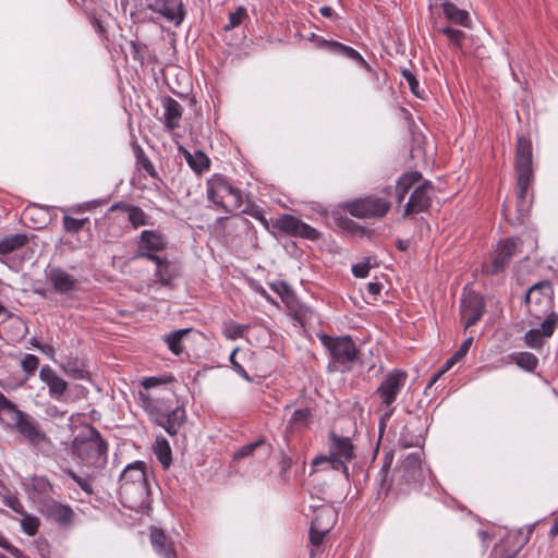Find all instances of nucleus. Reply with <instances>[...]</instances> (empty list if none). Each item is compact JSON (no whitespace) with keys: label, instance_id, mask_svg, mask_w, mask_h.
<instances>
[{"label":"nucleus","instance_id":"1","mask_svg":"<svg viewBox=\"0 0 558 558\" xmlns=\"http://www.w3.org/2000/svg\"><path fill=\"white\" fill-rule=\"evenodd\" d=\"M119 496L123 506L135 511L149 505L150 488L147 465L143 461L128 464L119 477Z\"/></svg>","mask_w":558,"mask_h":558},{"label":"nucleus","instance_id":"2","mask_svg":"<svg viewBox=\"0 0 558 558\" xmlns=\"http://www.w3.org/2000/svg\"><path fill=\"white\" fill-rule=\"evenodd\" d=\"M71 453L85 466L102 469L108 461V442L90 424L81 428L71 442Z\"/></svg>","mask_w":558,"mask_h":558},{"label":"nucleus","instance_id":"3","mask_svg":"<svg viewBox=\"0 0 558 558\" xmlns=\"http://www.w3.org/2000/svg\"><path fill=\"white\" fill-rule=\"evenodd\" d=\"M175 381V377L172 374H165L162 376H150L144 377L141 380L143 390L137 393V404L148 415L149 420L155 423L160 416L163 415L165 411L171 407L170 400L165 396H158L151 392V389L158 388L159 386H166ZM163 393H172V390L168 388L162 389Z\"/></svg>","mask_w":558,"mask_h":558},{"label":"nucleus","instance_id":"4","mask_svg":"<svg viewBox=\"0 0 558 558\" xmlns=\"http://www.w3.org/2000/svg\"><path fill=\"white\" fill-rule=\"evenodd\" d=\"M323 347L326 349L331 372H349L357 362L360 349L350 336L331 337L326 333L319 336Z\"/></svg>","mask_w":558,"mask_h":558},{"label":"nucleus","instance_id":"5","mask_svg":"<svg viewBox=\"0 0 558 558\" xmlns=\"http://www.w3.org/2000/svg\"><path fill=\"white\" fill-rule=\"evenodd\" d=\"M206 194L208 201L227 214L238 215V211L244 206L242 191L233 186L230 180L220 173H215L207 180Z\"/></svg>","mask_w":558,"mask_h":558},{"label":"nucleus","instance_id":"6","mask_svg":"<svg viewBox=\"0 0 558 558\" xmlns=\"http://www.w3.org/2000/svg\"><path fill=\"white\" fill-rule=\"evenodd\" d=\"M407 372L403 369L395 368L384 376L383 380L377 387L375 395L378 396L380 403L385 409V412L380 417V426H384L386 422L393 415L396 410L393 403L407 385Z\"/></svg>","mask_w":558,"mask_h":558},{"label":"nucleus","instance_id":"7","mask_svg":"<svg viewBox=\"0 0 558 558\" xmlns=\"http://www.w3.org/2000/svg\"><path fill=\"white\" fill-rule=\"evenodd\" d=\"M529 315L536 320L549 317L554 312L553 287L549 281L533 284L525 293Z\"/></svg>","mask_w":558,"mask_h":558},{"label":"nucleus","instance_id":"8","mask_svg":"<svg viewBox=\"0 0 558 558\" xmlns=\"http://www.w3.org/2000/svg\"><path fill=\"white\" fill-rule=\"evenodd\" d=\"M337 513L329 507L316 511L310 527V558H317L324 551V541L336 522Z\"/></svg>","mask_w":558,"mask_h":558},{"label":"nucleus","instance_id":"9","mask_svg":"<svg viewBox=\"0 0 558 558\" xmlns=\"http://www.w3.org/2000/svg\"><path fill=\"white\" fill-rule=\"evenodd\" d=\"M536 523L525 526V535L523 536V529L513 531H506L500 541L494 546L495 558H515L517 555L529 543Z\"/></svg>","mask_w":558,"mask_h":558},{"label":"nucleus","instance_id":"10","mask_svg":"<svg viewBox=\"0 0 558 558\" xmlns=\"http://www.w3.org/2000/svg\"><path fill=\"white\" fill-rule=\"evenodd\" d=\"M390 207L391 203L388 199L377 196L355 199L347 205L350 215L360 219L383 218Z\"/></svg>","mask_w":558,"mask_h":558},{"label":"nucleus","instance_id":"11","mask_svg":"<svg viewBox=\"0 0 558 558\" xmlns=\"http://www.w3.org/2000/svg\"><path fill=\"white\" fill-rule=\"evenodd\" d=\"M167 236L159 230H143L137 240L136 258L158 260V253L167 248Z\"/></svg>","mask_w":558,"mask_h":558},{"label":"nucleus","instance_id":"12","mask_svg":"<svg viewBox=\"0 0 558 558\" xmlns=\"http://www.w3.org/2000/svg\"><path fill=\"white\" fill-rule=\"evenodd\" d=\"M534 174L531 173H518L515 183V210L517 219L520 223H523L527 218L533 201Z\"/></svg>","mask_w":558,"mask_h":558},{"label":"nucleus","instance_id":"13","mask_svg":"<svg viewBox=\"0 0 558 558\" xmlns=\"http://www.w3.org/2000/svg\"><path fill=\"white\" fill-rule=\"evenodd\" d=\"M272 226L280 232L291 236L302 238L311 241H316L320 236V232L317 229L307 225L300 218L289 214H284L277 218Z\"/></svg>","mask_w":558,"mask_h":558},{"label":"nucleus","instance_id":"14","mask_svg":"<svg viewBox=\"0 0 558 558\" xmlns=\"http://www.w3.org/2000/svg\"><path fill=\"white\" fill-rule=\"evenodd\" d=\"M484 311V298L473 290L464 288L460 304V315L464 323V328L468 329L475 325L483 316Z\"/></svg>","mask_w":558,"mask_h":558},{"label":"nucleus","instance_id":"15","mask_svg":"<svg viewBox=\"0 0 558 558\" xmlns=\"http://www.w3.org/2000/svg\"><path fill=\"white\" fill-rule=\"evenodd\" d=\"M13 414L16 430L32 446H39L49 441L48 436L41 430L38 422L33 416L20 409H16Z\"/></svg>","mask_w":558,"mask_h":558},{"label":"nucleus","instance_id":"16","mask_svg":"<svg viewBox=\"0 0 558 558\" xmlns=\"http://www.w3.org/2000/svg\"><path fill=\"white\" fill-rule=\"evenodd\" d=\"M146 9L175 26L182 24L185 11L182 0H145Z\"/></svg>","mask_w":558,"mask_h":558},{"label":"nucleus","instance_id":"17","mask_svg":"<svg viewBox=\"0 0 558 558\" xmlns=\"http://www.w3.org/2000/svg\"><path fill=\"white\" fill-rule=\"evenodd\" d=\"M24 489L39 507L46 504L47 500L53 499L56 494L53 484L44 475H34L27 478L24 483Z\"/></svg>","mask_w":558,"mask_h":558},{"label":"nucleus","instance_id":"18","mask_svg":"<svg viewBox=\"0 0 558 558\" xmlns=\"http://www.w3.org/2000/svg\"><path fill=\"white\" fill-rule=\"evenodd\" d=\"M541 328H533L525 332L524 343L532 349H541L545 339L550 338L558 326V314L542 318Z\"/></svg>","mask_w":558,"mask_h":558},{"label":"nucleus","instance_id":"19","mask_svg":"<svg viewBox=\"0 0 558 558\" xmlns=\"http://www.w3.org/2000/svg\"><path fill=\"white\" fill-rule=\"evenodd\" d=\"M41 513L49 520L58 523L62 527H69L73 524L75 513L71 506L61 504L54 498L47 500L40 507Z\"/></svg>","mask_w":558,"mask_h":558},{"label":"nucleus","instance_id":"20","mask_svg":"<svg viewBox=\"0 0 558 558\" xmlns=\"http://www.w3.org/2000/svg\"><path fill=\"white\" fill-rule=\"evenodd\" d=\"M432 191L433 184L429 181H424L415 187L405 205L404 215L412 216L426 211L430 207Z\"/></svg>","mask_w":558,"mask_h":558},{"label":"nucleus","instance_id":"21","mask_svg":"<svg viewBox=\"0 0 558 558\" xmlns=\"http://www.w3.org/2000/svg\"><path fill=\"white\" fill-rule=\"evenodd\" d=\"M317 47L320 49H325L330 53L345 57L354 62H356L361 68L372 71L368 62L363 58V56L355 50L354 48L347 46L342 43L336 40H328L325 38H319L317 40Z\"/></svg>","mask_w":558,"mask_h":558},{"label":"nucleus","instance_id":"22","mask_svg":"<svg viewBox=\"0 0 558 558\" xmlns=\"http://www.w3.org/2000/svg\"><path fill=\"white\" fill-rule=\"evenodd\" d=\"M39 379L48 387L50 398L61 401L68 390V383L49 365L39 371Z\"/></svg>","mask_w":558,"mask_h":558},{"label":"nucleus","instance_id":"23","mask_svg":"<svg viewBox=\"0 0 558 558\" xmlns=\"http://www.w3.org/2000/svg\"><path fill=\"white\" fill-rule=\"evenodd\" d=\"M514 167L518 173H533V147L525 136L517 137Z\"/></svg>","mask_w":558,"mask_h":558},{"label":"nucleus","instance_id":"24","mask_svg":"<svg viewBox=\"0 0 558 558\" xmlns=\"http://www.w3.org/2000/svg\"><path fill=\"white\" fill-rule=\"evenodd\" d=\"M186 421V412L183 405H177L175 408H169L165 411L163 415L160 416L155 424L162 427L170 436L178 434L180 427Z\"/></svg>","mask_w":558,"mask_h":558},{"label":"nucleus","instance_id":"25","mask_svg":"<svg viewBox=\"0 0 558 558\" xmlns=\"http://www.w3.org/2000/svg\"><path fill=\"white\" fill-rule=\"evenodd\" d=\"M46 277L59 294H68L75 289L77 280L60 267H51L46 270Z\"/></svg>","mask_w":558,"mask_h":558},{"label":"nucleus","instance_id":"26","mask_svg":"<svg viewBox=\"0 0 558 558\" xmlns=\"http://www.w3.org/2000/svg\"><path fill=\"white\" fill-rule=\"evenodd\" d=\"M328 453L350 462L355 457L354 445L351 438L330 432L328 436Z\"/></svg>","mask_w":558,"mask_h":558},{"label":"nucleus","instance_id":"27","mask_svg":"<svg viewBox=\"0 0 558 558\" xmlns=\"http://www.w3.org/2000/svg\"><path fill=\"white\" fill-rule=\"evenodd\" d=\"M163 117L161 122L167 131H173L179 128L183 113V108L174 98L167 96L162 100Z\"/></svg>","mask_w":558,"mask_h":558},{"label":"nucleus","instance_id":"28","mask_svg":"<svg viewBox=\"0 0 558 558\" xmlns=\"http://www.w3.org/2000/svg\"><path fill=\"white\" fill-rule=\"evenodd\" d=\"M150 543L155 553L161 558H177L173 542L160 529L150 531Z\"/></svg>","mask_w":558,"mask_h":558},{"label":"nucleus","instance_id":"29","mask_svg":"<svg viewBox=\"0 0 558 558\" xmlns=\"http://www.w3.org/2000/svg\"><path fill=\"white\" fill-rule=\"evenodd\" d=\"M515 243L512 239H506L497 247V255L492 263L490 274L504 271L515 253Z\"/></svg>","mask_w":558,"mask_h":558},{"label":"nucleus","instance_id":"30","mask_svg":"<svg viewBox=\"0 0 558 558\" xmlns=\"http://www.w3.org/2000/svg\"><path fill=\"white\" fill-rule=\"evenodd\" d=\"M28 243L26 233L8 234L0 240V262Z\"/></svg>","mask_w":558,"mask_h":558},{"label":"nucleus","instance_id":"31","mask_svg":"<svg viewBox=\"0 0 558 558\" xmlns=\"http://www.w3.org/2000/svg\"><path fill=\"white\" fill-rule=\"evenodd\" d=\"M403 476L408 483H416L422 478V458L420 452L407 456L401 464Z\"/></svg>","mask_w":558,"mask_h":558},{"label":"nucleus","instance_id":"32","mask_svg":"<svg viewBox=\"0 0 558 558\" xmlns=\"http://www.w3.org/2000/svg\"><path fill=\"white\" fill-rule=\"evenodd\" d=\"M65 375L72 379L89 380L90 374L83 360L77 356H69L60 365Z\"/></svg>","mask_w":558,"mask_h":558},{"label":"nucleus","instance_id":"33","mask_svg":"<svg viewBox=\"0 0 558 558\" xmlns=\"http://www.w3.org/2000/svg\"><path fill=\"white\" fill-rule=\"evenodd\" d=\"M424 440V429H417L413 423H408L400 434L399 445L403 448L421 447Z\"/></svg>","mask_w":558,"mask_h":558},{"label":"nucleus","instance_id":"34","mask_svg":"<svg viewBox=\"0 0 558 558\" xmlns=\"http://www.w3.org/2000/svg\"><path fill=\"white\" fill-rule=\"evenodd\" d=\"M180 150L182 151L185 161L187 162L190 168L196 173L201 174L209 169L210 160L204 151L197 149L194 153H191L182 147L180 148Z\"/></svg>","mask_w":558,"mask_h":558},{"label":"nucleus","instance_id":"35","mask_svg":"<svg viewBox=\"0 0 558 558\" xmlns=\"http://www.w3.org/2000/svg\"><path fill=\"white\" fill-rule=\"evenodd\" d=\"M441 7L448 21L464 27L469 26L470 15L468 11L459 9L453 2L449 1L442 2Z\"/></svg>","mask_w":558,"mask_h":558},{"label":"nucleus","instance_id":"36","mask_svg":"<svg viewBox=\"0 0 558 558\" xmlns=\"http://www.w3.org/2000/svg\"><path fill=\"white\" fill-rule=\"evenodd\" d=\"M422 179L418 171L407 172L400 177L396 185L397 202L401 204L410 189Z\"/></svg>","mask_w":558,"mask_h":558},{"label":"nucleus","instance_id":"37","mask_svg":"<svg viewBox=\"0 0 558 558\" xmlns=\"http://www.w3.org/2000/svg\"><path fill=\"white\" fill-rule=\"evenodd\" d=\"M191 328L173 330L163 336V341L168 349L174 354L180 355L184 351L183 338L191 331Z\"/></svg>","mask_w":558,"mask_h":558},{"label":"nucleus","instance_id":"38","mask_svg":"<svg viewBox=\"0 0 558 558\" xmlns=\"http://www.w3.org/2000/svg\"><path fill=\"white\" fill-rule=\"evenodd\" d=\"M322 463H327L331 470L340 471L344 475V477L349 480L350 472L348 468V461H345L344 459L328 453L318 456L313 460L314 466H318Z\"/></svg>","mask_w":558,"mask_h":558},{"label":"nucleus","instance_id":"39","mask_svg":"<svg viewBox=\"0 0 558 558\" xmlns=\"http://www.w3.org/2000/svg\"><path fill=\"white\" fill-rule=\"evenodd\" d=\"M154 263L156 264L155 277L157 282L162 286H170L175 277V272L173 271L168 258L158 256V260Z\"/></svg>","mask_w":558,"mask_h":558},{"label":"nucleus","instance_id":"40","mask_svg":"<svg viewBox=\"0 0 558 558\" xmlns=\"http://www.w3.org/2000/svg\"><path fill=\"white\" fill-rule=\"evenodd\" d=\"M154 452L163 469H168L172 462L171 448L165 437H157Z\"/></svg>","mask_w":558,"mask_h":558},{"label":"nucleus","instance_id":"41","mask_svg":"<svg viewBox=\"0 0 558 558\" xmlns=\"http://www.w3.org/2000/svg\"><path fill=\"white\" fill-rule=\"evenodd\" d=\"M135 157L137 170L145 171L153 179L158 177L153 162L140 146L135 148Z\"/></svg>","mask_w":558,"mask_h":558},{"label":"nucleus","instance_id":"42","mask_svg":"<svg viewBox=\"0 0 558 558\" xmlns=\"http://www.w3.org/2000/svg\"><path fill=\"white\" fill-rule=\"evenodd\" d=\"M311 418L308 409H298L289 420L288 427L292 430L302 429L307 426Z\"/></svg>","mask_w":558,"mask_h":558},{"label":"nucleus","instance_id":"43","mask_svg":"<svg viewBox=\"0 0 558 558\" xmlns=\"http://www.w3.org/2000/svg\"><path fill=\"white\" fill-rule=\"evenodd\" d=\"M513 360L519 367L527 372H534L538 365V359L531 352L517 353Z\"/></svg>","mask_w":558,"mask_h":558},{"label":"nucleus","instance_id":"44","mask_svg":"<svg viewBox=\"0 0 558 558\" xmlns=\"http://www.w3.org/2000/svg\"><path fill=\"white\" fill-rule=\"evenodd\" d=\"M128 221L133 229L151 225L149 216L138 206H135L128 214Z\"/></svg>","mask_w":558,"mask_h":558},{"label":"nucleus","instance_id":"45","mask_svg":"<svg viewBox=\"0 0 558 558\" xmlns=\"http://www.w3.org/2000/svg\"><path fill=\"white\" fill-rule=\"evenodd\" d=\"M473 343V337H468L460 345V348L444 363L445 369H450L453 365L462 361L468 354Z\"/></svg>","mask_w":558,"mask_h":558},{"label":"nucleus","instance_id":"46","mask_svg":"<svg viewBox=\"0 0 558 558\" xmlns=\"http://www.w3.org/2000/svg\"><path fill=\"white\" fill-rule=\"evenodd\" d=\"M86 223H89V218L88 217L81 218V219L73 218V217H71L69 215H64L62 217L63 230L66 233H70V234L78 233L84 228V226Z\"/></svg>","mask_w":558,"mask_h":558},{"label":"nucleus","instance_id":"47","mask_svg":"<svg viewBox=\"0 0 558 558\" xmlns=\"http://www.w3.org/2000/svg\"><path fill=\"white\" fill-rule=\"evenodd\" d=\"M379 480L376 483L375 495L377 499L386 498L391 487V482L388 480V472L381 469Z\"/></svg>","mask_w":558,"mask_h":558},{"label":"nucleus","instance_id":"48","mask_svg":"<svg viewBox=\"0 0 558 558\" xmlns=\"http://www.w3.org/2000/svg\"><path fill=\"white\" fill-rule=\"evenodd\" d=\"M63 472L69 477H71L84 493H86L89 496L94 494V488H93L90 476L82 477V476L77 475L72 469H64Z\"/></svg>","mask_w":558,"mask_h":558},{"label":"nucleus","instance_id":"49","mask_svg":"<svg viewBox=\"0 0 558 558\" xmlns=\"http://www.w3.org/2000/svg\"><path fill=\"white\" fill-rule=\"evenodd\" d=\"M239 213L247 214L248 216L259 221L265 229H269V222L259 206L255 204H247L245 207L242 206L238 214Z\"/></svg>","mask_w":558,"mask_h":558},{"label":"nucleus","instance_id":"50","mask_svg":"<svg viewBox=\"0 0 558 558\" xmlns=\"http://www.w3.org/2000/svg\"><path fill=\"white\" fill-rule=\"evenodd\" d=\"M247 329V325H240L234 322H229L223 326V335L227 339L235 340L242 338L244 336V331Z\"/></svg>","mask_w":558,"mask_h":558},{"label":"nucleus","instance_id":"51","mask_svg":"<svg viewBox=\"0 0 558 558\" xmlns=\"http://www.w3.org/2000/svg\"><path fill=\"white\" fill-rule=\"evenodd\" d=\"M39 366V359L35 354L27 353L21 360V368L26 374V379L34 376Z\"/></svg>","mask_w":558,"mask_h":558},{"label":"nucleus","instance_id":"52","mask_svg":"<svg viewBox=\"0 0 558 558\" xmlns=\"http://www.w3.org/2000/svg\"><path fill=\"white\" fill-rule=\"evenodd\" d=\"M21 526L27 535L33 536L38 531L39 520L25 511L22 513Z\"/></svg>","mask_w":558,"mask_h":558},{"label":"nucleus","instance_id":"53","mask_svg":"<svg viewBox=\"0 0 558 558\" xmlns=\"http://www.w3.org/2000/svg\"><path fill=\"white\" fill-rule=\"evenodd\" d=\"M247 17V12L244 7H239L234 12L229 13L228 24L223 26L225 31H230L240 26L243 21Z\"/></svg>","mask_w":558,"mask_h":558},{"label":"nucleus","instance_id":"54","mask_svg":"<svg viewBox=\"0 0 558 558\" xmlns=\"http://www.w3.org/2000/svg\"><path fill=\"white\" fill-rule=\"evenodd\" d=\"M279 476L283 482H289L291 480L290 470L293 465V459L287 453L282 452L279 460Z\"/></svg>","mask_w":558,"mask_h":558},{"label":"nucleus","instance_id":"55","mask_svg":"<svg viewBox=\"0 0 558 558\" xmlns=\"http://www.w3.org/2000/svg\"><path fill=\"white\" fill-rule=\"evenodd\" d=\"M437 31L447 36L452 45L461 47L462 40L465 36L462 31L449 26L437 28Z\"/></svg>","mask_w":558,"mask_h":558},{"label":"nucleus","instance_id":"56","mask_svg":"<svg viewBox=\"0 0 558 558\" xmlns=\"http://www.w3.org/2000/svg\"><path fill=\"white\" fill-rule=\"evenodd\" d=\"M265 442V439L264 438H259L257 439L256 441H253V442H250V444H246L244 446H242L235 453H234V459H242V458H245V457H250L254 453V451L260 447L262 445H264Z\"/></svg>","mask_w":558,"mask_h":558},{"label":"nucleus","instance_id":"57","mask_svg":"<svg viewBox=\"0 0 558 558\" xmlns=\"http://www.w3.org/2000/svg\"><path fill=\"white\" fill-rule=\"evenodd\" d=\"M402 77L407 81L411 92L420 97V83L416 78V76L409 70V69H402L401 70Z\"/></svg>","mask_w":558,"mask_h":558},{"label":"nucleus","instance_id":"58","mask_svg":"<svg viewBox=\"0 0 558 558\" xmlns=\"http://www.w3.org/2000/svg\"><path fill=\"white\" fill-rule=\"evenodd\" d=\"M238 353V349H234L230 354L229 361L232 364L233 369L245 380L251 381V377L245 368L235 360V355Z\"/></svg>","mask_w":558,"mask_h":558},{"label":"nucleus","instance_id":"59","mask_svg":"<svg viewBox=\"0 0 558 558\" xmlns=\"http://www.w3.org/2000/svg\"><path fill=\"white\" fill-rule=\"evenodd\" d=\"M371 265L368 262H362L352 266V274L356 278H366L369 274Z\"/></svg>","mask_w":558,"mask_h":558},{"label":"nucleus","instance_id":"60","mask_svg":"<svg viewBox=\"0 0 558 558\" xmlns=\"http://www.w3.org/2000/svg\"><path fill=\"white\" fill-rule=\"evenodd\" d=\"M5 506H8L9 508H11L14 512L19 513V514H22L23 512H25L24 510V507L22 505V502L19 500L17 497L15 496H12V497H8L4 501Z\"/></svg>","mask_w":558,"mask_h":558},{"label":"nucleus","instance_id":"61","mask_svg":"<svg viewBox=\"0 0 558 558\" xmlns=\"http://www.w3.org/2000/svg\"><path fill=\"white\" fill-rule=\"evenodd\" d=\"M17 407L0 391V412L9 411L14 413Z\"/></svg>","mask_w":558,"mask_h":558},{"label":"nucleus","instance_id":"62","mask_svg":"<svg viewBox=\"0 0 558 558\" xmlns=\"http://www.w3.org/2000/svg\"><path fill=\"white\" fill-rule=\"evenodd\" d=\"M270 288L280 296H283L290 292L289 286L284 281L272 282Z\"/></svg>","mask_w":558,"mask_h":558},{"label":"nucleus","instance_id":"63","mask_svg":"<svg viewBox=\"0 0 558 558\" xmlns=\"http://www.w3.org/2000/svg\"><path fill=\"white\" fill-rule=\"evenodd\" d=\"M133 207H134L133 204H129L126 202H118V203H114L110 207V210L111 211L120 210V211L125 213L128 215Z\"/></svg>","mask_w":558,"mask_h":558},{"label":"nucleus","instance_id":"64","mask_svg":"<svg viewBox=\"0 0 558 558\" xmlns=\"http://www.w3.org/2000/svg\"><path fill=\"white\" fill-rule=\"evenodd\" d=\"M383 289V284L380 282H368L366 286V290L372 295H378Z\"/></svg>","mask_w":558,"mask_h":558}]
</instances>
